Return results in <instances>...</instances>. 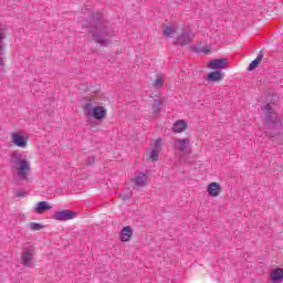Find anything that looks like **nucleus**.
<instances>
[{
  "mask_svg": "<svg viewBox=\"0 0 283 283\" xmlns=\"http://www.w3.org/2000/svg\"><path fill=\"white\" fill-rule=\"evenodd\" d=\"M77 216L78 213L76 211L64 209L55 211L52 219L57 220L59 222H66V220H74Z\"/></svg>",
  "mask_w": 283,
  "mask_h": 283,
  "instance_id": "obj_6",
  "label": "nucleus"
},
{
  "mask_svg": "<svg viewBox=\"0 0 283 283\" xmlns=\"http://www.w3.org/2000/svg\"><path fill=\"white\" fill-rule=\"evenodd\" d=\"M192 52H197V54H211V49L209 46L199 48L198 44L191 46Z\"/></svg>",
  "mask_w": 283,
  "mask_h": 283,
  "instance_id": "obj_20",
  "label": "nucleus"
},
{
  "mask_svg": "<svg viewBox=\"0 0 283 283\" xmlns=\"http://www.w3.org/2000/svg\"><path fill=\"white\" fill-rule=\"evenodd\" d=\"M132 196H134V191L132 190H127V192L120 195L122 200H130Z\"/></svg>",
  "mask_w": 283,
  "mask_h": 283,
  "instance_id": "obj_25",
  "label": "nucleus"
},
{
  "mask_svg": "<svg viewBox=\"0 0 283 283\" xmlns=\"http://www.w3.org/2000/svg\"><path fill=\"white\" fill-rule=\"evenodd\" d=\"M52 209L50 202L48 201H40L36 203V207L34 208L35 213H45V211H50Z\"/></svg>",
  "mask_w": 283,
  "mask_h": 283,
  "instance_id": "obj_17",
  "label": "nucleus"
},
{
  "mask_svg": "<svg viewBox=\"0 0 283 283\" xmlns=\"http://www.w3.org/2000/svg\"><path fill=\"white\" fill-rule=\"evenodd\" d=\"M11 143H13L15 147H21V148L28 147V138H25L23 135L19 133L12 134Z\"/></svg>",
  "mask_w": 283,
  "mask_h": 283,
  "instance_id": "obj_9",
  "label": "nucleus"
},
{
  "mask_svg": "<svg viewBox=\"0 0 283 283\" xmlns=\"http://www.w3.org/2000/svg\"><path fill=\"white\" fill-rule=\"evenodd\" d=\"M189 127V124L185 122V119H178L172 124L171 130L174 134H181V132H185Z\"/></svg>",
  "mask_w": 283,
  "mask_h": 283,
  "instance_id": "obj_13",
  "label": "nucleus"
},
{
  "mask_svg": "<svg viewBox=\"0 0 283 283\" xmlns=\"http://www.w3.org/2000/svg\"><path fill=\"white\" fill-rule=\"evenodd\" d=\"M222 78H224V72H222V70H214L207 75V81L209 83H218L222 81Z\"/></svg>",
  "mask_w": 283,
  "mask_h": 283,
  "instance_id": "obj_11",
  "label": "nucleus"
},
{
  "mask_svg": "<svg viewBox=\"0 0 283 283\" xmlns=\"http://www.w3.org/2000/svg\"><path fill=\"white\" fill-rule=\"evenodd\" d=\"M132 235H134V230L132 229V227L126 226L120 231V241L129 242V240H132Z\"/></svg>",
  "mask_w": 283,
  "mask_h": 283,
  "instance_id": "obj_14",
  "label": "nucleus"
},
{
  "mask_svg": "<svg viewBox=\"0 0 283 283\" xmlns=\"http://www.w3.org/2000/svg\"><path fill=\"white\" fill-rule=\"evenodd\" d=\"M160 151H163V138L159 137L155 140L153 150L149 156V158H150V160H153V163H158Z\"/></svg>",
  "mask_w": 283,
  "mask_h": 283,
  "instance_id": "obj_8",
  "label": "nucleus"
},
{
  "mask_svg": "<svg viewBox=\"0 0 283 283\" xmlns=\"http://www.w3.org/2000/svg\"><path fill=\"white\" fill-rule=\"evenodd\" d=\"M193 39H196V34H193L191 30L187 31V29L184 28L181 34L175 39L172 44L177 48H185V45H190V43H193Z\"/></svg>",
  "mask_w": 283,
  "mask_h": 283,
  "instance_id": "obj_5",
  "label": "nucleus"
},
{
  "mask_svg": "<svg viewBox=\"0 0 283 283\" xmlns=\"http://www.w3.org/2000/svg\"><path fill=\"white\" fill-rule=\"evenodd\" d=\"M264 59V52L260 51L256 59L253 60L249 66H248V72H253V70H255L256 67L260 66V63H262V60Z\"/></svg>",
  "mask_w": 283,
  "mask_h": 283,
  "instance_id": "obj_15",
  "label": "nucleus"
},
{
  "mask_svg": "<svg viewBox=\"0 0 283 283\" xmlns=\"http://www.w3.org/2000/svg\"><path fill=\"white\" fill-rule=\"evenodd\" d=\"M84 28L88 30L92 41L102 48H109L112 39L116 32L109 27V21L105 20L103 13H93L92 17L84 20Z\"/></svg>",
  "mask_w": 283,
  "mask_h": 283,
  "instance_id": "obj_1",
  "label": "nucleus"
},
{
  "mask_svg": "<svg viewBox=\"0 0 283 283\" xmlns=\"http://www.w3.org/2000/svg\"><path fill=\"white\" fill-rule=\"evenodd\" d=\"M30 229L31 231H41V229H45V226L36 222H31L30 223Z\"/></svg>",
  "mask_w": 283,
  "mask_h": 283,
  "instance_id": "obj_23",
  "label": "nucleus"
},
{
  "mask_svg": "<svg viewBox=\"0 0 283 283\" xmlns=\"http://www.w3.org/2000/svg\"><path fill=\"white\" fill-rule=\"evenodd\" d=\"M261 112H263V127L265 129L264 134L266 138H270L272 143L276 145H283V124L282 118L277 116V112L273 109L270 103H266L264 106H261Z\"/></svg>",
  "mask_w": 283,
  "mask_h": 283,
  "instance_id": "obj_2",
  "label": "nucleus"
},
{
  "mask_svg": "<svg viewBox=\"0 0 283 283\" xmlns=\"http://www.w3.org/2000/svg\"><path fill=\"white\" fill-rule=\"evenodd\" d=\"M86 116L88 118H94L95 120H103L107 116V109L103 106H93L92 103H86L84 105Z\"/></svg>",
  "mask_w": 283,
  "mask_h": 283,
  "instance_id": "obj_4",
  "label": "nucleus"
},
{
  "mask_svg": "<svg viewBox=\"0 0 283 283\" xmlns=\"http://www.w3.org/2000/svg\"><path fill=\"white\" fill-rule=\"evenodd\" d=\"M270 279L273 283H282L283 282V269L282 268L274 269L271 273Z\"/></svg>",
  "mask_w": 283,
  "mask_h": 283,
  "instance_id": "obj_16",
  "label": "nucleus"
},
{
  "mask_svg": "<svg viewBox=\"0 0 283 283\" xmlns=\"http://www.w3.org/2000/svg\"><path fill=\"white\" fill-rule=\"evenodd\" d=\"M3 65H6V64L3 63V57H0V67H3Z\"/></svg>",
  "mask_w": 283,
  "mask_h": 283,
  "instance_id": "obj_29",
  "label": "nucleus"
},
{
  "mask_svg": "<svg viewBox=\"0 0 283 283\" xmlns=\"http://www.w3.org/2000/svg\"><path fill=\"white\" fill-rule=\"evenodd\" d=\"M175 145H178V149L179 151H181V154H187V146L189 145V138L176 139Z\"/></svg>",
  "mask_w": 283,
  "mask_h": 283,
  "instance_id": "obj_18",
  "label": "nucleus"
},
{
  "mask_svg": "<svg viewBox=\"0 0 283 283\" xmlns=\"http://www.w3.org/2000/svg\"><path fill=\"white\" fill-rule=\"evenodd\" d=\"M28 196V192L25 190H20L15 192V198H25Z\"/></svg>",
  "mask_w": 283,
  "mask_h": 283,
  "instance_id": "obj_28",
  "label": "nucleus"
},
{
  "mask_svg": "<svg viewBox=\"0 0 283 283\" xmlns=\"http://www.w3.org/2000/svg\"><path fill=\"white\" fill-rule=\"evenodd\" d=\"M165 36H168L169 39H174V34H176L177 30L174 25H166L163 30Z\"/></svg>",
  "mask_w": 283,
  "mask_h": 283,
  "instance_id": "obj_21",
  "label": "nucleus"
},
{
  "mask_svg": "<svg viewBox=\"0 0 283 283\" xmlns=\"http://www.w3.org/2000/svg\"><path fill=\"white\" fill-rule=\"evenodd\" d=\"M229 65V59L221 57V59H214L209 62L208 67L210 70H227V66Z\"/></svg>",
  "mask_w": 283,
  "mask_h": 283,
  "instance_id": "obj_7",
  "label": "nucleus"
},
{
  "mask_svg": "<svg viewBox=\"0 0 283 283\" xmlns=\"http://www.w3.org/2000/svg\"><path fill=\"white\" fill-rule=\"evenodd\" d=\"M94 163H96V157L95 156H91V157L85 159L86 167H92V165H94Z\"/></svg>",
  "mask_w": 283,
  "mask_h": 283,
  "instance_id": "obj_26",
  "label": "nucleus"
},
{
  "mask_svg": "<svg viewBox=\"0 0 283 283\" xmlns=\"http://www.w3.org/2000/svg\"><path fill=\"white\" fill-rule=\"evenodd\" d=\"M154 87H163L165 85V82L163 81L161 75H157V78L154 82Z\"/></svg>",
  "mask_w": 283,
  "mask_h": 283,
  "instance_id": "obj_24",
  "label": "nucleus"
},
{
  "mask_svg": "<svg viewBox=\"0 0 283 283\" xmlns=\"http://www.w3.org/2000/svg\"><path fill=\"white\" fill-rule=\"evenodd\" d=\"M134 182L137 185V187L147 185V175L145 172H140L137 177H135Z\"/></svg>",
  "mask_w": 283,
  "mask_h": 283,
  "instance_id": "obj_19",
  "label": "nucleus"
},
{
  "mask_svg": "<svg viewBox=\"0 0 283 283\" xmlns=\"http://www.w3.org/2000/svg\"><path fill=\"white\" fill-rule=\"evenodd\" d=\"M30 161L23 158V155L15 150L11 155V171L17 174L21 180H28V174H30Z\"/></svg>",
  "mask_w": 283,
  "mask_h": 283,
  "instance_id": "obj_3",
  "label": "nucleus"
},
{
  "mask_svg": "<svg viewBox=\"0 0 283 283\" xmlns=\"http://www.w3.org/2000/svg\"><path fill=\"white\" fill-rule=\"evenodd\" d=\"M3 39H6V34H3V30L0 29V56L3 54V45H1Z\"/></svg>",
  "mask_w": 283,
  "mask_h": 283,
  "instance_id": "obj_27",
  "label": "nucleus"
},
{
  "mask_svg": "<svg viewBox=\"0 0 283 283\" xmlns=\"http://www.w3.org/2000/svg\"><path fill=\"white\" fill-rule=\"evenodd\" d=\"M160 109H163V101L155 98L153 103V114H159Z\"/></svg>",
  "mask_w": 283,
  "mask_h": 283,
  "instance_id": "obj_22",
  "label": "nucleus"
},
{
  "mask_svg": "<svg viewBox=\"0 0 283 283\" xmlns=\"http://www.w3.org/2000/svg\"><path fill=\"white\" fill-rule=\"evenodd\" d=\"M33 258H34V254L32 253V250H24L21 255L23 266L25 268L32 266Z\"/></svg>",
  "mask_w": 283,
  "mask_h": 283,
  "instance_id": "obj_12",
  "label": "nucleus"
},
{
  "mask_svg": "<svg viewBox=\"0 0 283 283\" xmlns=\"http://www.w3.org/2000/svg\"><path fill=\"white\" fill-rule=\"evenodd\" d=\"M207 191L211 198H218V196L222 193V187L218 182L213 181L208 185Z\"/></svg>",
  "mask_w": 283,
  "mask_h": 283,
  "instance_id": "obj_10",
  "label": "nucleus"
}]
</instances>
